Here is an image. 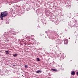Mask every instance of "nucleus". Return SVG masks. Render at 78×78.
<instances>
[{"label":"nucleus","instance_id":"1","mask_svg":"<svg viewBox=\"0 0 78 78\" xmlns=\"http://www.w3.org/2000/svg\"><path fill=\"white\" fill-rule=\"evenodd\" d=\"M7 15H8V12L6 11L2 12L1 14V17H5Z\"/></svg>","mask_w":78,"mask_h":78},{"label":"nucleus","instance_id":"2","mask_svg":"<svg viewBox=\"0 0 78 78\" xmlns=\"http://www.w3.org/2000/svg\"><path fill=\"white\" fill-rule=\"evenodd\" d=\"M68 43V40L67 39H66L64 41V43L65 44H67Z\"/></svg>","mask_w":78,"mask_h":78},{"label":"nucleus","instance_id":"3","mask_svg":"<svg viewBox=\"0 0 78 78\" xmlns=\"http://www.w3.org/2000/svg\"><path fill=\"white\" fill-rule=\"evenodd\" d=\"M75 74V72L74 71L72 72L71 73V74L72 75H74Z\"/></svg>","mask_w":78,"mask_h":78},{"label":"nucleus","instance_id":"4","mask_svg":"<svg viewBox=\"0 0 78 78\" xmlns=\"http://www.w3.org/2000/svg\"><path fill=\"white\" fill-rule=\"evenodd\" d=\"M36 72L37 73H41L42 72V71L39 70L38 71H37Z\"/></svg>","mask_w":78,"mask_h":78},{"label":"nucleus","instance_id":"5","mask_svg":"<svg viewBox=\"0 0 78 78\" xmlns=\"http://www.w3.org/2000/svg\"><path fill=\"white\" fill-rule=\"evenodd\" d=\"M6 53V54H7L8 55L9 54V51H5Z\"/></svg>","mask_w":78,"mask_h":78},{"label":"nucleus","instance_id":"6","mask_svg":"<svg viewBox=\"0 0 78 78\" xmlns=\"http://www.w3.org/2000/svg\"><path fill=\"white\" fill-rule=\"evenodd\" d=\"M51 70H53V71H54V72H56V71H57V70L53 69H51Z\"/></svg>","mask_w":78,"mask_h":78},{"label":"nucleus","instance_id":"7","mask_svg":"<svg viewBox=\"0 0 78 78\" xmlns=\"http://www.w3.org/2000/svg\"><path fill=\"white\" fill-rule=\"evenodd\" d=\"M17 54H15L13 55V56H14V57H16V56H17Z\"/></svg>","mask_w":78,"mask_h":78},{"label":"nucleus","instance_id":"8","mask_svg":"<svg viewBox=\"0 0 78 78\" xmlns=\"http://www.w3.org/2000/svg\"><path fill=\"white\" fill-rule=\"evenodd\" d=\"M37 61H40V60L39 58H37Z\"/></svg>","mask_w":78,"mask_h":78},{"label":"nucleus","instance_id":"9","mask_svg":"<svg viewBox=\"0 0 78 78\" xmlns=\"http://www.w3.org/2000/svg\"><path fill=\"white\" fill-rule=\"evenodd\" d=\"M1 20H3V17H2V16H1Z\"/></svg>","mask_w":78,"mask_h":78},{"label":"nucleus","instance_id":"10","mask_svg":"<svg viewBox=\"0 0 78 78\" xmlns=\"http://www.w3.org/2000/svg\"><path fill=\"white\" fill-rule=\"evenodd\" d=\"M24 66L26 68L28 67V66H27V65H25Z\"/></svg>","mask_w":78,"mask_h":78},{"label":"nucleus","instance_id":"11","mask_svg":"<svg viewBox=\"0 0 78 78\" xmlns=\"http://www.w3.org/2000/svg\"><path fill=\"white\" fill-rule=\"evenodd\" d=\"M27 38H29V39H30V36H29V37H27Z\"/></svg>","mask_w":78,"mask_h":78},{"label":"nucleus","instance_id":"12","mask_svg":"<svg viewBox=\"0 0 78 78\" xmlns=\"http://www.w3.org/2000/svg\"><path fill=\"white\" fill-rule=\"evenodd\" d=\"M76 74L78 75V72H77Z\"/></svg>","mask_w":78,"mask_h":78},{"label":"nucleus","instance_id":"13","mask_svg":"<svg viewBox=\"0 0 78 78\" xmlns=\"http://www.w3.org/2000/svg\"><path fill=\"white\" fill-rule=\"evenodd\" d=\"M7 41L8 42V41H9V40H7Z\"/></svg>","mask_w":78,"mask_h":78},{"label":"nucleus","instance_id":"14","mask_svg":"<svg viewBox=\"0 0 78 78\" xmlns=\"http://www.w3.org/2000/svg\"><path fill=\"white\" fill-rule=\"evenodd\" d=\"M24 44L25 45H26V43H24Z\"/></svg>","mask_w":78,"mask_h":78},{"label":"nucleus","instance_id":"15","mask_svg":"<svg viewBox=\"0 0 78 78\" xmlns=\"http://www.w3.org/2000/svg\"><path fill=\"white\" fill-rule=\"evenodd\" d=\"M13 66H15V65H13Z\"/></svg>","mask_w":78,"mask_h":78},{"label":"nucleus","instance_id":"16","mask_svg":"<svg viewBox=\"0 0 78 78\" xmlns=\"http://www.w3.org/2000/svg\"><path fill=\"white\" fill-rule=\"evenodd\" d=\"M45 56V55H44V56Z\"/></svg>","mask_w":78,"mask_h":78},{"label":"nucleus","instance_id":"17","mask_svg":"<svg viewBox=\"0 0 78 78\" xmlns=\"http://www.w3.org/2000/svg\"><path fill=\"white\" fill-rule=\"evenodd\" d=\"M45 56V55H44V56Z\"/></svg>","mask_w":78,"mask_h":78}]
</instances>
